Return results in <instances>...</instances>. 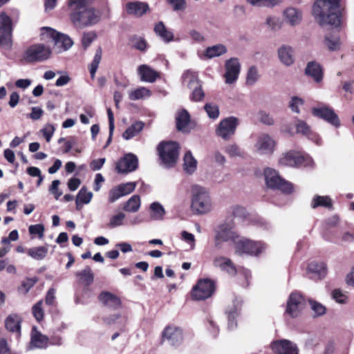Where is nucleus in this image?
Returning a JSON list of instances; mask_svg holds the SVG:
<instances>
[{
  "mask_svg": "<svg viewBox=\"0 0 354 354\" xmlns=\"http://www.w3.org/2000/svg\"><path fill=\"white\" fill-rule=\"evenodd\" d=\"M313 15L321 26L338 27L342 22L340 0H316L313 7Z\"/></svg>",
  "mask_w": 354,
  "mask_h": 354,
  "instance_id": "1",
  "label": "nucleus"
},
{
  "mask_svg": "<svg viewBox=\"0 0 354 354\" xmlns=\"http://www.w3.org/2000/svg\"><path fill=\"white\" fill-rule=\"evenodd\" d=\"M93 0H69L73 24L77 28L92 26L100 21L101 13L91 6Z\"/></svg>",
  "mask_w": 354,
  "mask_h": 354,
  "instance_id": "2",
  "label": "nucleus"
},
{
  "mask_svg": "<svg viewBox=\"0 0 354 354\" xmlns=\"http://www.w3.org/2000/svg\"><path fill=\"white\" fill-rule=\"evenodd\" d=\"M191 209L195 214L203 215L210 212L213 203L207 189L198 185H193L190 188Z\"/></svg>",
  "mask_w": 354,
  "mask_h": 354,
  "instance_id": "3",
  "label": "nucleus"
},
{
  "mask_svg": "<svg viewBox=\"0 0 354 354\" xmlns=\"http://www.w3.org/2000/svg\"><path fill=\"white\" fill-rule=\"evenodd\" d=\"M234 226L233 221H225L217 227L214 237V245L216 250H221L225 242L232 241L236 245L240 236L234 230Z\"/></svg>",
  "mask_w": 354,
  "mask_h": 354,
  "instance_id": "4",
  "label": "nucleus"
},
{
  "mask_svg": "<svg viewBox=\"0 0 354 354\" xmlns=\"http://www.w3.org/2000/svg\"><path fill=\"white\" fill-rule=\"evenodd\" d=\"M266 185L273 189H278L286 194L293 192V185L280 176L278 171L274 169L266 168L264 170Z\"/></svg>",
  "mask_w": 354,
  "mask_h": 354,
  "instance_id": "5",
  "label": "nucleus"
},
{
  "mask_svg": "<svg viewBox=\"0 0 354 354\" xmlns=\"http://www.w3.org/2000/svg\"><path fill=\"white\" fill-rule=\"evenodd\" d=\"M179 146L176 142H162L158 147V154L167 167H174L178 158Z\"/></svg>",
  "mask_w": 354,
  "mask_h": 354,
  "instance_id": "6",
  "label": "nucleus"
},
{
  "mask_svg": "<svg viewBox=\"0 0 354 354\" xmlns=\"http://www.w3.org/2000/svg\"><path fill=\"white\" fill-rule=\"evenodd\" d=\"M51 54L52 50L50 47L43 44H37L27 48L24 59L28 62H44L48 59Z\"/></svg>",
  "mask_w": 354,
  "mask_h": 354,
  "instance_id": "7",
  "label": "nucleus"
},
{
  "mask_svg": "<svg viewBox=\"0 0 354 354\" xmlns=\"http://www.w3.org/2000/svg\"><path fill=\"white\" fill-rule=\"evenodd\" d=\"M279 164L285 167H297L304 165L305 167H312L313 160L310 157H304L298 152L288 151L281 155L279 159Z\"/></svg>",
  "mask_w": 354,
  "mask_h": 354,
  "instance_id": "8",
  "label": "nucleus"
},
{
  "mask_svg": "<svg viewBox=\"0 0 354 354\" xmlns=\"http://www.w3.org/2000/svg\"><path fill=\"white\" fill-rule=\"evenodd\" d=\"M235 248L236 252L239 254H248L257 256L266 249V245L260 241H253L240 237Z\"/></svg>",
  "mask_w": 354,
  "mask_h": 354,
  "instance_id": "9",
  "label": "nucleus"
},
{
  "mask_svg": "<svg viewBox=\"0 0 354 354\" xmlns=\"http://www.w3.org/2000/svg\"><path fill=\"white\" fill-rule=\"evenodd\" d=\"M239 123V120L235 117L223 119L216 129V134L225 140H229L234 135Z\"/></svg>",
  "mask_w": 354,
  "mask_h": 354,
  "instance_id": "10",
  "label": "nucleus"
},
{
  "mask_svg": "<svg viewBox=\"0 0 354 354\" xmlns=\"http://www.w3.org/2000/svg\"><path fill=\"white\" fill-rule=\"evenodd\" d=\"M215 289L213 281L207 279L199 280L193 287L192 296L196 300H203L212 295Z\"/></svg>",
  "mask_w": 354,
  "mask_h": 354,
  "instance_id": "11",
  "label": "nucleus"
},
{
  "mask_svg": "<svg viewBox=\"0 0 354 354\" xmlns=\"http://www.w3.org/2000/svg\"><path fill=\"white\" fill-rule=\"evenodd\" d=\"M276 141L267 133L259 135L254 145V151L259 155H270L274 150Z\"/></svg>",
  "mask_w": 354,
  "mask_h": 354,
  "instance_id": "12",
  "label": "nucleus"
},
{
  "mask_svg": "<svg viewBox=\"0 0 354 354\" xmlns=\"http://www.w3.org/2000/svg\"><path fill=\"white\" fill-rule=\"evenodd\" d=\"M225 82L227 84L234 83L239 78L241 71V64L238 58L232 57L225 62Z\"/></svg>",
  "mask_w": 354,
  "mask_h": 354,
  "instance_id": "13",
  "label": "nucleus"
},
{
  "mask_svg": "<svg viewBox=\"0 0 354 354\" xmlns=\"http://www.w3.org/2000/svg\"><path fill=\"white\" fill-rule=\"evenodd\" d=\"M138 167L137 156L131 153L125 154L116 164L118 174H127L135 171Z\"/></svg>",
  "mask_w": 354,
  "mask_h": 354,
  "instance_id": "14",
  "label": "nucleus"
},
{
  "mask_svg": "<svg viewBox=\"0 0 354 354\" xmlns=\"http://www.w3.org/2000/svg\"><path fill=\"white\" fill-rule=\"evenodd\" d=\"M312 113L321 119L324 120L331 125L338 127L340 126V121L338 115L334 111L326 106H320L312 109Z\"/></svg>",
  "mask_w": 354,
  "mask_h": 354,
  "instance_id": "15",
  "label": "nucleus"
},
{
  "mask_svg": "<svg viewBox=\"0 0 354 354\" xmlns=\"http://www.w3.org/2000/svg\"><path fill=\"white\" fill-rule=\"evenodd\" d=\"M12 21L4 12L0 14V45L9 46L11 42Z\"/></svg>",
  "mask_w": 354,
  "mask_h": 354,
  "instance_id": "16",
  "label": "nucleus"
},
{
  "mask_svg": "<svg viewBox=\"0 0 354 354\" xmlns=\"http://www.w3.org/2000/svg\"><path fill=\"white\" fill-rule=\"evenodd\" d=\"M163 341H167L173 346L180 345L183 340L182 330L175 326H167L162 333Z\"/></svg>",
  "mask_w": 354,
  "mask_h": 354,
  "instance_id": "17",
  "label": "nucleus"
},
{
  "mask_svg": "<svg viewBox=\"0 0 354 354\" xmlns=\"http://www.w3.org/2000/svg\"><path fill=\"white\" fill-rule=\"evenodd\" d=\"M304 306V299L299 293L292 292L288 300L286 312L292 317H297Z\"/></svg>",
  "mask_w": 354,
  "mask_h": 354,
  "instance_id": "18",
  "label": "nucleus"
},
{
  "mask_svg": "<svg viewBox=\"0 0 354 354\" xmlns=\"http://www.w3.org/2000/svg\"><path fill=\"white\" fill-rule=\"evenodd\" d=\"M280 62L286 66H291L295 62V55L293 47L288 44L280 46L277 50Z\"/></svg>",
  "mask_w": 354,
  "mask_h": 354,
  "instance_id": "19",
  "label": "nucleus"
},
{
  "mask_svg": "<svg viewBox=\"0 0 354 354\" xmlns=\"http://www.w3.org/2000/svg\"><path fill=\"white\" fill-rule=\"evenodd\" d=\"M271 348L276 354H298L297 346L287 339L273 342L271 344Z\"/></svg>",
  "mask_w": 354,
  "mask_h": 354,
  "instance_id": "20",
  "label": "nucleus"
},
{
  "mask_svg": "<svg viewBox=\"0 0 354 354\" xmlns=\"http://www.w3.org/2000/svg\"><path fill=\"white\" fill-rule=\"evenodd\" d=\"M213 266L225 272L230 275H234L236 269L230 259L221 254H216L213 259Z\"/></svg>",
  "mask_w": 354,
  "mask_h": 354,
  "instance_id": "21",
  "label": "nucleus"
},
{
  "mask_svg": "<svg viewBox=\"0 0 354 354\" xmlns=\"http://www.w3.org/2000/svg\"><path fill=\"white\" fill-rule=\"evenodd\" d=\"M327 269L324 262L313 261L307 268V274L314 280L322 279L326 275Z\"/></svg>",
  "mask_w": 354,
  "mask_h": 354,
  "instance_id": "22",
  "label": "nucleus"
},
{
  "mask_svg": "<svg viewBox=\"0 0 354 354\" xmlns=\"http://www.w3.org/2000/svg\"><path fill=\"white\" fill-rule=\"evenodd\" d=\"M48 337L39 332L35 326L32 328L30 334V348H46L48 345Z\"/></svg>",
  "mask_w": 354,
  "mask_h": 354,
  "instance_id": "23",
  "label": "nucleus"
},
{
  "mask_svg": "<svg viewBox=\"0 0 354 354\" xmlns=\"http://www.w3.org/2000/svg\"><path fill=\"white\" fill-rule=\"evenodd\" d=\"M99 301L104 306L111 309H118L121 306V300L115 295L109 292H102L98 297Z\"/></svg>",
  "mask_w": 354,
  "mask_h": 354,
  "instance_id": "24",
  "label": "nucleus"
},
{
  "mask_svg": "<svg viewBox=\"0 0 354 354\" xmlns=\"http://www.w3.org/2000/svg\"><path fill=\"white\" fill-rule=\"evenodd\" d=\"M295 125L296 127V132L297 133H301L302 135L308 136L310 140L316 142L317 145H321V138L317 134L311 132L310 126H308L305 121L297 119L295 121Z\"/></svg>",
  "mask_w": 354,
  "mask_h": 354,
  "instance_id": "25",
  "label": "nucleus"
},
{
  "mask_svg": "<svg viewBox=\"0 0 354 354\" xmlns=\"http://www.w3.org/2000/svg\"><path fill=\"white\" fill-rule=\"evenodd\" d=\"M283 17L289 25L296 26L299 25L302 19V14L298 9L289 7L283 11Z\"/></svg>",
  "mask_w": 354,
  "mask_h": 354,
  "instance_id": "26",
  "label": "nucleus"
},
{
  "mask_svg": "<svg viewBox=\"0 0 354 354\" xmlns=\"http://www.w3.org/2000/svg\"><path fill=\"white\" fill-rule=\"evenodd\" d=\"M55 50L57 53L68 50L73 45V41L67 35L58 32L54 41Z\"/></svg>",
  "mask_w": 354,
  "mask_h": 354,
  "instance_id": "27",
  "label": "nucleus"
},
{
  "mask_svg": "<svg viewBox=\"0 0 354 354\" xmlns=\"http://www.w3.org/2000/svg\"><path fill=\"white\" fill-rule=\"evenodd\" d=\"M126 10L129 15L141 17L149 10V7L145 2L133 1L127 3Z\"/></svg>",
  "mask_w": 354,
  "mask_h": 354,
  "instance_id": "28",
  "label": "nucleus"
},
{
  "mask_svg": "<svg viewBox=\"0 0 354 354\" xmlns=\"http://www.w3.org/2000/svg\"><path fill=\"white\" fill-rule=\"evenodd\" d=\"M138 72L140 80L143 82L152 83L159 77V73L146 64L140 65L138 68Z\"/></svg>",
  "mask_w": 354,
  "mask_h": 354,
  "instance_id": "29",
  "label": "nucleus"
},
{
  "mask_svg": "<svg viewBox=\"0 0 354 354\" xmlns=\"http://www.w3.org/2000/svg\"><path fill=\"white\" fill-rule=\"evenodd\" d=\"M227 52V47L222 44H218L207 47L203 52L202 59H212L225 55Z\"/></svg>",
  "mask_w": 354,
  "mask_h": 354,
  "instance_id": "30",
  "label": "nucleus"
},
{
  "mask_svg": "<svg viewBox=\"0 0 354 354\" xmlns=\"http://www.w3.org/2000/svg\"><path fill=\"white\" fill-rule=\"evenodd\" d=\"M305 72L308 76L312 77L317 83L320 82L323 79L322 68L316 62H309L307 64Z\"/></svg>",
  "mask_w": 354,
  "mask_h": 354,
  "instance_id": "31",
  "label": "nucleus"
},
{
  "mask_svg": "<svg viewBox=\"0 0 354 354\" xmlns=\"http://www.w3.org/2000/svg\"><path fill=\"white\" fill-rule=\"evenodd\" d=\"M283 21L275 15H268L264 21L265 27L271 32H277L282 28Z\"/></svg>",
  "mask_w": 354,
  "mask_h": 354,
  "instance_id": "32",
  "label": "nucleus"
},
{
  "mask_svg": "<svg viewBox=\"0 0 354 354\" xmlns=\"http://www.w3.org/2000/svg\"><path fill=\"white\" fill-rule=\"evenodd\" d=\"M21 321V319L19 315L16 314L10 315L6 320V327L8 330L16 333L17 335H19Z\"/></svg>",
  "mask_w": 354,
  "mask_h": 354,
  "instance_id": "33",
  "label": "nucleus"
},
{
  "mask_svg": "<svg viewBox=\"0 0 354 354\" xmlns=\"http://www.w3.org/2000/svg\"><path fill=\"white\" fill-rule=\"evenodd\" d=\"M182 80L183 85L190 89L199 85L197 74L191 70H187L184 72L182 76Z\"/></svg>",
  "mask_w": 354,
  "mask_h": 354,
  "instance_id": "34",
  "label": "nucleus"
},
{
  "mask_svg": "<svg viewBox=\"0 0 354 354\" xmlns=\"http://www.w3.org/2000/svg\"><path fill=\"white\" fill-rule=\"evenodd\" d=\"M183 168L188 174H192L196 169L197 161L190 151H187L184 156Z\"/></svg>",
  "mask_w": 354,
  "mask_h": 354,
  "instance_id": "35",
  "label": "nucleus"
},
{
  "mask_svg": "<svg viewBox=\"0 0 354 354\" xmlns=\"http://www.w3.org/2000/svg\"><path fill=\"white\" fill-rule=\"evenodd\" d=\"M104 324L106 325L118 324L124 328L127 323V318L119 313L105 316L102 319Z\"/></svg>",
  "mask_w": 354,
  "mask_h": 354,
  "instance_id": "36",
  "label": "nucleus"
},
{
  "mask_svg": "<svg viewBox=\"0 0 354 354\" xmlns=\"http://www.w3.org/2000/svg\"><path fill=\"white\" fill-rule=\"evenodd\" d=\"M151 92L145 87H139L129 92V97L131 100H138L150 97Z\"/></svg>",
  "mask_w": 354,
  "mask_h": 354,
  "instance_id": "37",
  "label": "nucleus"
},
{
  "mask_svg": "<svg viewBox=\"0 0 354 354\" xmlns=\"http://www.w3.org/2000/svg\"><path fill=\"white\" fill-rule=\"evenodd\" d=\"M190 117L185 110L179 111L176 116V127L179 131H185L189 124Z\"/></svg>",
  "mask_w": 354,
  "mask_h": 354,
  "instance_id": "38",
  "label": "nucleus"
},
{
  "mask_svg": "<svg viewBox=\"0 0 354 354\" xmlns=\"http://www.w3.org/2000/svg\"><path fill=\"white\" fill-rule=\"evenodd\" d=\"M324 46L330 51H336L340 49L342 43L338 36L326 35L324 40Z\"/></svg>",
  "mask_w": 354,
  "mask_h": 354,
  "instance_id": "39",
  "label": "nucleus"
},
{
  "mask_svg": "<svg viewBox=\"0 0 354 354\" xmlns=\"http://www.w3.org/2000/svg\"><path fill=\"white\" fill-rule=\"evenodd\" d=\"M154 30L156 33L166 42H169L174 39L173 33L168 30L162 22H159L156 25Z\"/></svg>",
  "mask_w": 354,
  "mask_h": 354,
  "instance_id": "40",
  "label": "nucleus"
},
{
  "mask_svg": "<svg viewBox=\"0 0 354 354\" xmlns=\"http://www.w3.org/2000/svg\"><path fill=\"white\" fill-rule=\"evenodd\" d=\"M144 124L142 122H136L131 125L123 133L122 137L125 140H129L138 135L143 129Z\"/></svg>",
  "mask_w": 354,
  "mask_h": 354,
  "instance_id": "41",
  "label": "nucleus"
},
{
  "mask_svg": "<svg viewBox=\"0 0 354 354\" xmlns=\"http://www.w3.org/2000/svg\"><path fill=\"white\" fill-rule=\"evenodd\" d=\"M140 207V198L138 195L132 196L124 204L123 209L128 212H136Z\"/></svg>",
  "mask_w": 354,
  "mask_h": 354,
  "instance_id": "42",
  "label": "nucleus"
},
{
  "mask_svg": "<svg viewBox=\"0 0 354 354\" xmlns=\"http://www.w3.org/2000/svg\"><path fill=\"white\" fill-rule=\"evenodd\" d=\"M260 74L256 66H251L247 72L246 84L248 86L254 85L259 80Z\"/></svg>",
  "mask_w": 354,
  "mask_h": 354,
  "instance_id": "43",
  "label": "nucleus"
},
{
  "mask_svg": "<svg viewBox=\"0 0 354 354\" xmlns=\"http://www.w3.org/2000/svg\"><path fill=\"white\" fill-rule=\"evenodd\" d=\"M57 34L58 32L52 28L42 27L40 29V39L46 42L54 41Z\"/></svg>",
  "mask_w": 354,
  "mask_h": 354,
  "instance_id": "44",
  "label": "nucleus"
},
{
  "mask_svg": "<svg viewBox=\"0 0 354 354\" xmlns=\"http://www.w3.org/2000/svg\"><path fill=\"white\" fill-rule=\"evenodd\" d=\"M48 248L45 246H39L30 248L28 254L32 259L36 260H41L46 256Z\"/></svg>",
  "mask_w": 354,
  "mask_h": 354,
  "instance_id": "45",
  "label": "nucleus"
},
{
  "mask_svg": "<svg viewBox=\"0 0 354 354\" xmlns=\"http://www.w3.org/2000/svg\"><path fill=\"white\" fill-rule=\"evenodd\" d=\"M227 216L237 218H245L248 215L247 210L243 206L234 205L227 209Z\"/></svg>",
  "mask_w": 354,
  "mask_h": 354,
  "instance_id": "46",
  "label": "nucleus"
},
{
  "mask_svg": "<svg viewBox=\"0 0 354 354\" xmlns=\"http://www.w3.org/2000/svg\"><path fill=\"white\" fill-rule=\"evenodd\" d=\"M76 276L80 278L81 282L86 286L93 281V274L89 267H86L83 270L77 272Z\"/></svg>",
  "mask_w": 354,
  "mask_h": 354,
  "instance_id": "47",
  "label": "nucleus"
},
{
  "mask_svg": "<svg viewBox=\"0 0 354 354\" xmlns=\"http://www.w3.org/2000/svg\"><path fill=\"white\" fill-rule=\"evenodd\" d=\"M126 216L123 212H118L110 217L109 221L107 223L109 228H115L121 226L124 224V221Z\"/></svg>",
  "mask_w": 354,
  "mask_h": 354,
  "instance_id": "48",
  "label": "nucleus"
},
{
  "mask_svg": "<svg viewBox=\"0 0 354 354\" xmlns=\"http://www.w3.org/2000/svg\"><path fill=\"white\" fill-rule=\"evenodd\" d=\"M313 208L317 207H330L332 206L331 199L328 196H315L312 201Z\"/></svg>",
  "mask_w": 354,
  "mask_h": 354,
  "instance_id": "49",
  "label": "nucleus"
},
{
  "mask_svg": "<svg viewBox=\"0 0 354 354\" xmlns=\"http://www.w3.org/2000/svg\"><path fill=\"white\" fill-rule=\"evenodd\" d=\"M151 216L154 220H160L165 215L163 207L158 203L154 202L150 206Z\"/></svg>",
  "mask_w": 354,
  "mask_h": 354,
  "instance_id": "50",
  "label": "nucleus"
},
{
  "mask_svg": "<svg viewBox=\"0 0 354 354\" xmlns=\"http://www.w3.org/2000/svg\"><path fill=\"white\" fill-rule=\"evenodd\" d=\"M102 55V50L101 48H98L94 56V58L92 62L90 64V73L91 78L93 79L95 77V73L97 70L98 66L101 62Z\"/></svg>",
  "mask_w": 354,
  "mask_h": 354,
  "instance_id": "51",
  "label": "nucleus"
},
{
  "mask_svg": "<svg viewBox=\"0 0 354 354\" xmlns=\"http://www.w3.org/2000/svg\"><path fill=\"white\" fill-rule=\"evenodd\" d=\"M92 197V192H88L86 187H82L77 194L76 203L77 205L79 203L88 204L91 202Z\"/></svg>",
  "mask_w": 354,
  "mask_h": 354,
  "instance_id": "52",
  "label": "nucleus"
},
{
  "mask_svg": "<svg viewBox=\"0 0 354 354\" xmlns=\"http://www.w3.org/2000/svg\"><path fill=\"white\" fill-rule=\"evenodd\" d=\"M204 109L208 115V116L212 119H216L219 116V109L218 106L214 103H207Z\"/></svg>",
  "mask_w": 354,
  "mask_h": 354,
  "instance_id": "53",
  "label": "nucleus"
},
{
  "mask_svg": "<svg viewBox=\"0 0 354 354\" xmlns=\"http://www.w3.org/2000/svg\"><path fill=\"white\" fill-rule=\"evenodd\" d=\"M257 117L258 120L264 124L272 125L274 124L273 118L265 111L261 110L258 111Z\"/></svg>",
  "mask_w": 354,
  "mask_h": 354,
  "instance_id": "54",
  "label": "nucleus"
},
{
  "mask_svg": "<svg viewBox=\"0 0 354 354\" xmlns=\"http://www.w3.org/2000/svg\"><path fill=\"white\" fill-rule=\"evenodd\" d=\"M309 304L315 315L321 316L325 314L326 307L322 304L312 299L309 300Z\"/></svg>",
  "mask_w": 354,
  "mask_h": 354,
  "instance_id": "55",
  "label": "nucleus"
},
{
  "mask_svg": "<svg viewBox=\"0 0 354 354\" xmlns=\"http://www.w3.org/2000/svg\"><path fill=\"white\" fill-rule=\"evenodd\" d=\"M225 152L231 158L240 157L242 156V152L240 148L235 144H231L226 146Z\"/></svg>",
  "mask_w": 354,
  "mask_h": 354,
  "instance_id": "56",
  "label": "nucleus"
},
{
  "mask_svg": "<svg viewBox=\"0 0 354 354\" xmlns=\"http://www.w3.org/2000/svg\"><path fill=\"white\" fill-rule=\"evenodd\" d=\"M44 226L42 224L31 225L28 231L31 235H37L39 239H42L44 234Z\"/></svg>",
  "mask_w": 354,
  "mask_h": 354,
  "instance_id": "57",
  "label": "nucleus"
},
{
  "mask_svg": "<svg viewBox=\"0 0 354 354\" xmlns=\"http://www.w3.org/2000/svg\"><path fill=\"white\" fill-rule=\"evenodd\" d=\"M43 301H39L36 304H35L32 307V314L37 321L40 322L43 319L44 317V310L42 308Z\"/></svg>",
  "mask_w": 354,
  "mask_h": 354,
  "instance_id": "58",
  "label": "nucleus"
},
{
  "mask_svg": "<svg viewBox=\"0 0 354 354\" xmlns=\"http://www.w3.org/2000/svg\"><path fill=\"white\" fill-rule=\"evenodd\" d=\"M55 131V127L51 124H46L41 130L43 136L46 142H49Z\"/></svg>",
  "mask_w": 354,
  "mask_h": 354,
  "instance_id": "59",
  "label": "nucleus"
},
{
  "mask_svg": "<svg viewBox=\"0 0 354 354\" xmlns=\"http://www.w3.org/2000/svg\"><path fill=\"white\" fill-rule=\"evenodd\" d=\"M332 297L336 302L341 304H346L348 301V297L346 295L338 289H335L333 291Z\"/></svg>",
  "mask_w": 354,
  "mask_h": 354,
  "instance_id": "60",
  "label": "nucleus"
},
{
  "mask_svg": "<svg viewBox=\"0 0 354 354\" xmlns=\"http://www.w3.org/2000/svg\"><path fill=\"white\" fill-rule=\"evenodd\" d=\"M181 239L190 246L192 250L194 249L196 240L194 234L187 231H183L181 232Z\"/></svg>",
  "mask_w": 354,
  "mask_h": 354,
  "instance_id": "61",
  "label": "nucleus"
},
{
  "mask_svg": "<svg viewBox=\"0 0 354 354\" xmlns=\"http://www.w3.org/2000/svg\"><path fill=\"white\" fill-rule=\"evenodd\" d=\"M136 183H124V184H121L120 185H118V188L119 189H120V192L121 194H122V196H125V195H127L130 193H131L132 192H133V190L135 189L136 188Z\"/></svg>",
  "mask_w": 354,
  "mask_h": 354,
  "instance_id": "62",
  "label": "nucleus"
},
{
  "mask_svg": "<svg viewBox=\"0 0 354 354\" xmlns=\"http://www.w3.org/2000/svg\"><path fill=\"white\" fill-rule=\"evenodd\" d=\"M95 34L92 32H84L82 36V43L84 48H86L95 39Z\"/></svg>",
  "mask_w": 354,
  "mask_h": 354,
  "instance_id": "63",
  "label": "nucleus"
},
{
  "mask_svg": "<svg viewBox=\"0 0 354 354\" xmlns=\"http://www.w3.org/2000/svg\"><path fill=\"white\" fill-rule=\"evenodd\" d=\"M304 104V101L302 99L293 97L291 98L290 102V107L291 110L297 113H299V107L302 106Z\"/></svg>",
  "mask_w": 354,
  "mask_h": 354,
  "instance_id": "64",
  "label": "nucleus"
}]
</instances>
